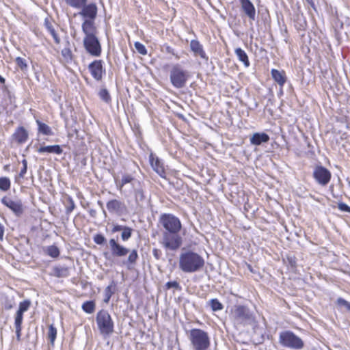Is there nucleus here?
I'll return each instance as SVG.
<instances>
[{"instance_id":"20e7f679","label":"nucleus","mask_w":350,"mask_h":350,"mask_svg":"<svg viewBox=\"0 0 350 350\" xmlns=\"http://www.w3.org/2000/svg\"><path fill=\"white\" fill-rule=\"evenodd\" d=\"M189 72L179 64H173L170 70V79L173 87L180 89L186 85Z\"/></svg>"},{"instance_id":"5701e85b","label":"nucleus","mask_w":350,"mask_h":350,"mask_svg":"<svg viewBox=\"0 0 350 350\" xmlns=\"http://www.w3.org/2000/svg\"><path fill=\"white\" fill-rule=\"evenodd\" d=\"M269 140V136L265 133H256L250 137V143L256 146L267 143Z\"/></svg>"},{"instance_id":"e433bc0d","label":"nucleus","mask_w":350,"mask_h":350,"mask_svg":"<svg viewBox=\"0 0 350 350\" xmlns=\"http://www.w3.org/2000/svg\"><path fill=\"white\" fill-rule=\"evenodd\" d=\"M57 336V329L53 326V325H49V332H48V337L51 342V344L53 345L54 344V342Z\"/></svg>"},{"instance_id":"37998d69","label":"nucleus","mask_w":350,"mask_h":350,"mask_svg":"<svg viewBox=\"0 0 350 350\" xmlns=\"http://www.w3.org/2000/svg\"><path fill=\"white\" fill-rule=\"evenodd\" d=\"M62 55L66 62L71 61L72 52L69 48H64L62 50Z\"/></svg>"},{"instance_id":"f704fd0d","label":"nucleus","mask_w":350,"mask_h":350,"mask_svg":"<svg viewBox=\"0 0 350 350\" xmlns=\"http://www.w3.org/2000/svg\"><path fill=\"white\" fill-rule=\"evenodd\" d=\"M10 188V180L7 177L0 178V189L6 191Z\"/></svg>"},{"instance_id":"f8f14e48","label":"nucleus","mask_w":350,"mask_h":350,"mask_svg":"<svg viewBox=\"0 0 350 350\" xmlns=\"http://www.w3.org/2000/svg\"><path fill=\"white\" fill-rule=\"evenodd\" d=\"M313 177L319 185L325 186L329 183L332 174L325 167L317 165L313 171Z\"/></svg>"},{"instance_id":"5fc2aeb1","label":"nucleus","mask_w":350,"mask_h":350,"mask_svg":"<svg viewBox=\"0 0 350 350\" xmlns=\"http://www.w3.org/2000/svg\"><path fill=\"white\" fill-rule=\"evenodd\" d=\"M23 167H27V161L26 159L22 161Z\"/></svg>"},{"instance_id":"de8ad7c7","label":"nucleus","mask_w":350,"mask_h":350,"mask_svg":"<svg viewBox=\"0 0 350 350\" xmlns=\"http://www.w3.org/2000/svg\"><path fill=\"white\" fill-rule=\"evenodd\" d=\"M338 207L339 210H340L341 211H344V212L350 213V207L345 203H343V202L338 203Z\"/></svg>"},{"instance_id":"393cba45","label":"nucleus","mask_w":350,"mask_h":350,"mask_svg":"<svg viewBox=\"0 0 350 350\" xmlns=\"http://www.w3.org/2000/svg\"><path fill=\"white\" fill-rule=\"evenodd\" d=\"M271 76L274 81L280 86L281 89L286 81V77L284 71L276 69L271 70Z\"/></svg>"},{"instance_id":"4468645a","label":"nucleus","mask_w":350,"mask_h":350,"mask_svg":"<svg viewBox=\"0 0 350 350\" xmlns=\"http://www.w3.org/2000/svg\"><path fill=\"white\" fill-rule=\"evenodd\" d=\"M81 11L79 14L82 16L84 20H95L97 16L98 8L95 3H92L86 5V3L80 8Z\"/></svg>"},{"instance_id":"864d4df0","label":"nucleus","mask_w":350,"mask_h":350,"mask_svg":"<svg viewBox=\"0 0 350 350\" xmlns=\"http://www.w3.org/2000/svg\"><path fill=\"white\" fill-rule=\"evenodd\" d=\"M3 234H4V227L1 224H0V240L3 239Z\"/></svg>"},{"instance_id":"2f4dec72","label":"nucleus","mask_w":350,"mask_h":350,"mask_svg":"<svg viewBox=\"0 0 350 350\" xmlns=\"http://www.w3.org/2000/svg\"><path fill=\"white\" fill-rule=\"evenodd\" d=\"M81 308L85 312L92 314L95 310V303L93 301H86L83 304Z\"/></svg>"},{"instance_id":"7c9ffc66","label":"nucleus","mask_w":350,"mask_h":350,"mask_svg":"<svg viewBox=\"0 0 350 350\" xmlns=\"http://www.w3.org/2000/svg\"><path fill=\"white\" fill-rule=\"evenodd\" d=\"M66 3L69 6L76 8L80 9L87 2V0H64Z\"/></svg>"},{"instance_id":"ea45409f","label":"nucleus","mask_w":350,"mask_h":350,"mask_svg":"<svg viewBox=\"0 0 350 350\" xmlns=\"http://www.w3.org/2000/svg\"><path fill=\"white\" fill-rule=\"evenodd\" d=\"M336 304L339 307L345 308L347 310L350 312V303L344 299L343 298H338Z\"/></svg>"},{"instance_id":"49530a36","label":"nucleus","mask_w":350,"mask_h":350,"mask_svg":"<svg viewBox=\"0 0 350 350\" xmlns=\"http://www.w3.org/2000/svg\"><path fill=\"white\" fill-rule=\"evenodd\" d=\"M16 62L18 64V66L22 69L25 68L27 66L25 60L21 57H16Z\"/></svg>"},{"instance_id":"f3484780","label":"nucleus","mask_w":350,"mask_h":350,"mask_svg":"<svg viewBox=\"0 0 350 350\" xmlns=\"http://www.w3.org/2000/svg\"><path fill=\"white\" fill-rule=\"evenodd\" d=\"M150 162L153 170L161 177L165 178L166 173L162 161L158 157L150 154Z\"/></svg>"},{"instance_id":"58836bf2","label":"nucleus","mask_w":350,"mask_h":350,"mask_svg":"<svg viewBox=\"0 0 350 350\" xmlns=\"http://www.w3.org/2000/svg\"><path fill=\"white\" fill-rule=\"evenodd\" d=\"M31 301L29 300H24L19 304V308L17 312L23 314L27 311L30 307Z\"/></svg>"},{"instance_id":"a878e982","label":"nucleus","mask_w":350,"mask_h":350,"mask_svg":"<svg viewBox=\"0 0 350 350\" xmlns=\"http://www.w3.org/2000/svg\"><path fill=\"white\" fill-rule=\"evenodd\" d=\"M23 319V314L18 313L16 312L15 320H14V326L16 329V335L18 340L21 339V334L22 329V323Z\"/></svg>"},{"instance_id":"6ab92c4d","label":"nucleus","mask_w":350,"mask_h":350,"mask_svg":"<svg viewBox=\"0 0 350 350\" xmlns=\"http://www.w3.org/2000/svg\"><path fill=\"white\" fill-rule=\"evenodd\" d=\"M190 49L194 55L200 57L202 59L208 60V57L204 51L202 45L197 40H192L190 42Z\"/></svg>"},{"instance_id":"cd10ccee","label":"nucleus","mask_w":350,"mask_h":350,"mask_svg":"<svg viewBox=\"0 0 350 350\" xmlns=\"http://www.w3.org/2000/svg\"><path fill=\"white\" fill-rule=\"evenodd\" d=\"M135 194V200L137 205H141V203L143 202L145 200V196L144 193V191L142 188L140 187V185L138 186H135V188H133Z\"/></svg>"},{"instance_id":"2eb2a0df","label":"nucleus","mask_w":350,"mask_h":350,"mask_svg":"<svg viewBox=\"0 0 350 350\" xmlns=\"http://www.w3.org/2000/svg\"><path fill=\"white\" fill-rule=\"evenodd\" d=\"M241 8L244 14L251 21L256 18V9L250 0H239Z\"/></svg>"},{"instance_id":"4d7b16f0","label":"nucleus","mask_w":350,"mask_h":350,"mask_svg":"<svg viewBox=\"0 0 350 350\" xmlns=\"http://www.w3.org/2000/svg\"><path fill=\"white\" fill-rule=\"evenodd\" d=\"M247 267H248V269H249L252 272V271H253V270H252V269L251 265H247Z\"/></svg>"},{"instance_id":"8fccbe9b","label":"nucleus","mask_w":350,"mask_h":350,"mask_svg":"<svg viewBox=\"0 0 350 350\" xmlns=\"http://www.w3.org/2000/svg\"><path fill=\"white\" fill-rule=\"evenodd\" d=\"M152 254H153V256L157 259V260H159L160 259L161 255H162V252L159 249H157V248H154L152 250Z\"/></svg>"},{"instance_id":"9b49d317","label":"nucleus","mask_w":350,"mask_h":350,"mask_svg":"<svg viewBox=\"0 0 350 350\" xmlns=\"http://www.w3.org/2000/svg\"><path fill=\"white\" fill-rule=\"evenodd\" d=\"M83 45L88 53L94 57H99L101 54V45L96 36L84 37Z\"/></svg>"},{"instance_id":"1a4fd4ad","label":"nucleus","mask_w":350,"mask_h":350,"mask_svg":"<svg viewBox=\"0 0 350 350\" xmlns=\"http://www.w3.org/2000/svg\"><path fill=\"white\" fill-rule=\"evenodd\" d=\"M161 243L165 249L175 251L182 245V238L178 232H163Z\"/></svg>"},{"instance_id":"c756f323","label":"nucleus","mask_w":350,"mask_h":350,"mask_svg":"<svg viewBox=\"0 0 350 350\" xmlns=\"http://www.w3.org/2000/svg\"><path fill=\"white\" fill-rule=\"evenodd\" d=\"M45 26L48 31L51 33V35L53 36L54 41L56 44H59L60 42V38L57 36L53 26L52 24L47 20L45 21Z\"/></svg>"},{"instance_id":"0eeeda50","label":"nucleus","mask_w":350,"mask_h":350,"mask_svg":"<svg viewBox=\"0 0 350 350\" xmlns=\"http://www.w3.org/2000/svg\"><path fill=\"white\" fill-rule=\"evenodd\" d=\"M96 323L101 334L109 335L113 332V322L107 310H102L97 313Z\"/></svg>"},{"instance_id":"c03bdc74","label":"nucleus","mask_w":350,"mask_h":350,"mask_svg":"<svg viewBox=\"0 0 350 350\" xmlns=\"http://www.w3.org/2000/svg\"><path fill=\"white\" fill-rule=\"evenodd\" d=\"M94 241L98 245H103L106 241V239L101 234H96L94 237Z\"/></svg>"},{"instance_id":"dca6fc26","label":"nucleus","mask_w":350,"mask_h":350,"mask_svg":"<svg viewBox=\"0 0 350 350\" xmlns=\"http://www.w3.org/2000/svg\"><path fill=\"white\" fill-rule=\"evenodd\" d=\"M1 202L18 215L23 213L22 203L20 200H12L10 198L3 197Z\"/></svg>"},{"instance_id":"79ce46f5","label":"nucleus","mask_w":350,"mask_h":350,"mask_svg":"<svg viewBox=\"0 0 350 350\" xmlns=\"http://www.w3.org/2000/svg\"><path fill=\"white\" fill-rule=\"evenodd\" d=\"M134 45L139 53L144 55L147 54V50L143 44L139 42H135Z\"/></svg>"},{"instance_id":"13d9d810","label":"nucleus","mask_w":350,"mask_h":350,"mask_svg":"<svg viewBox=\"0 0 350 350\" xmlns=\"http://www.w3.org/2000/svg\"><path fill=\"white\" fill-rule=\"evenodd\" d=\"M98 204L102 207L103 206V203L100 202V201L98 202Z\"/></svg>"},{"instance_id":"a18cd8bd","label":"nucleus","mask_w":350,"mask_h":350,"mask_svg":"<svg viewBox=\"0 0 350 350\" xmlns=\"http://www.w3.org/2000/svg\"><path fill=\"white\" fill-rule=\"evenodd\" d=\"M69 206L66 207V212L67 214H70L75 208V202L71 197H68Z\"/></svg>"},{"instance_id":"a19ab883","label":"nucleus","mask_w":350,"mask_h":350,"mask_svg":"<svg viewBox=\"0 0 350 350\" xmlns=\"http://www.w3.org/2000/svg\"><path fill=\"white\" fill-rule=\"evenodd\" d=\"M100 98L106 103H109L111 100L110 95L106 89H102L99 93Z\"/></svg>"},{"instance_id":"f257e3e1","label":"nucleus","mask_w":350,"mask_h":350,"mask_svg":"<svg viewBox=\"0 0 350 350\" xmlns=\"http://www.w3.org/2000/svg\"><path fill=\"white\" fill-rule=\"evenodd\" d=\"M204 259L199 254L186 251L179 257V268L184 273H194L200 271L204 266Z\"/></svg>"},{"instance_id":"4be33fe9","label":"nucleus","mask_w":350,"mask_h":350,"mask_svg":"<svg viewBox=\"0 0 350 350\" xmlns=\"http://www.w3.org/2000/svg\"><path fill=\"white\" fill-rule=\"evenodd\" d=\"M12 137L18 144H23L28 139V132L23 126H20L16 129Z\"/></svg>"},{"instance_id":"6e6d98bb","label":"nucleus","mask_w":350,"mask_h":350,"mask_svg":"<svg viewBox=\"0 0 350 350\" xmlns=\"http://www.w3.org/2000/svg\"><path fill=\"white\" fill-rule=\"evenodd\" d=\"M5 79L0 75V83H4Z\"/></svg>"},{"instance_id":"4c0bfd02","label":"nucleus","mask_w":350,"mask_h":350,"mask_svg":"<svg viewBox=\"0 0 350 350\" xmlns=\"http://www.w3.org/2000/svg\"><path fill=\"white\" fill-rule=\"evenodd\" d=\"M121 239L124 241H128L132 236V228L128 226H124L122 230Z\"/></svg>"},{"instance_id":"09e8293b","label":"nucleus","mask_w":350,"mask_h":350,"mask_svg":"<svg viewBox=\"0 0 350 350\" xmlns=\"http://www.w3.org/2000/svg\"><path fill=\"white\" fill-rule=\"evenodd\" d=\"M166 287L167 288H179L180 285L176 281H170L166 283Z\"/></svg>"},{"instance_id":"6e6552de","label":"nucleus","mask_w":350,"mask_h":350,"mask_svg":"<svg viewBox=\"0 0 350 350\" xmlns=\"http://www.w3.org/2000/svg\"><path fill=\"white\" fill-rule=\"evenodd\" d=\"M159 222L165 230V232H179L182 227L180 219L172 214L161 215Z\"/></svg>"},{"instance_id":"603ef678","label":"nucleus","mask_w":350,"mask_h":350,"mask_svg":"<svg viewBox=\"0 0 350 350\" xmlns=\"http://www.w3.org/2000/svg\"><path fill=\"white\" fill-rule=\"evenodd\" d=\"M27 167L25 168V167H23V168L21 170L19 176L21 178H23L25 174L27 172Z\"/></svg>"},{"instance_id":"7ed1b4c3","label":"nucleus","mask_w":350,"mask_h":350,"mask_svg":"<svg viewBox=\"0 0 350 350\" xmlns=\"http://www.w3.org/2000/svg\"><path fill=\"white\" fill-rule=\"evenodd\" d=\"M189 339L193 350H206L210 346V338L205 331L200 329H191Z\"/></svg>"},{"instance_id":"3c124183","label":"nucleus","mask_w":350,"mask_h":350,"mask_svg":"<svg viewBox=\"0 0 350 350\" xmlns=\"http://www.w3.org/2000/svg\"><path fill=\"white\" fill-rule=\"evenodd\" d=\"M124 226L113 225V228L111 230V232L113 233H115V232H119V231H122V229H124Z\"/></svg>"},{"instance_id":"b1692460","label":"nucleus","mask_w":350,"mask_h":350,"mask_svg":"<svg viewBox=\"0 0 350 350\" xmlns=\"http://www.w3.org/2000/svg\"><path fill=\"white\" fill-rule=\"evenodd\" d=\"M37 151L40 154L47 152L55 154H61L63 152V150L59 145L40 146L37 150Z\"/></svg>"},{"instance_id":"9d476101","label":"nucleus","mask_w":350,"mask_h":350,"mask_svg":"<svg viewBox=\"0 0 350 350\" xmlns=\"http://www.w3.org/2000/svg\"><path fill=\"white\" fill-rule=\"evenodd\" d=\"M116 184L117 189L120 192L125 196H127L131 193V191L130 189H127L125 186L127 184H131L133 189L135 188L137 185H139L140 183L131 174H124L122 176L121 180L120 181H116Z\"/></svg>"},{"instance_id":"473e14b6","label":"nucleus","mask_w":350,"mask_h":350,"mask_svg":"<svg viewBox=\"0 0 350 350\" xmlns=\"http://www.w3.org/2000/svg\"><path fill=\"white\" fill-rule=\"evenodd\" d=\"M115 286V284L113 282H112L111 285H109L107 286L105 289V298H104V302L108 303L112 296V295L114 293L112 288Z\"/></svg>"},{"instance_id":"c85d7f7f","label":"nucleus","mask_w":350,"mask_h":350,"mask_svg":"<svg viewBox=\"0 0 350 350\" xmlns=\"http://www.w3.org/2000/svg\"><path fill=\"white\" fill-rule=\"evenodd\" d=\"M36 123L38 126L39 133L45 135H52L53 134L51 128L45 123L42 122L39 120H36Z\"/></svg>"},{"instance_id":"412c9836","label":"nucleus","mask_w":350,"mask_h":350,"mask_svg":"<svg viewBox=\"0 0 350 350\" xmlns=\"http://www.w3.org/2000/svg\"><path fill=\"white\" fill-rule=\"evenodd\" d=\"M51 275L57 278H67L70 275V268L64 265H57L53 267Z\"/></svg>"},{"instance_id":"a211bd4d","label":"nucleus","mask_w":350,"mask_h":350,"mask_svg":"<svg viewBox=\"0 0 350 350\" xmlns=\"http://www.w3.org/2000/svg\"><path fill=\"white\" fill-rule=\"evenodd\" d=\"M82 31L85 37L96 36L97 29L95 26L94 20L85 19L81 25Z\"/></svg>"},{"instance_id":"aec40b11","label":"nucleus","mask_w":350,"mask_h":350,"mask_svg":"<svg viewBox=\"0 0 350 350\" xmlns=\"http://www.w3.org/2000/svg\"><path fill=\"white\" fill-rule=\"evenodd\" d=\"M106 206L111 213H120L125 208L124 204L121 201L116 199L109 200Z\"/></svg>"},{"instance_id":"bb28decb","label":"nucleus","mask_w":350,"mask_h":350,"mask_svg":"<svg viewBox=\"0 0 350 350\" xmlns=\"http://www.w3.org/2000/svg\"><path fill=\"white\" fill-rule=\"evenodd\" d=\"M239 60L243 63L245 67L250 66V61L247 53L241 48H237L234 51Z\"/></svg>"},{"instance_id":"c9c22d12","label":"nucleus","mask_w":350,"mask_h":350,"mask_svg":"<svg viewBox=\"0 0 350 350\" xmlns=\"http://www.w3.org/2000/svg\"><path fill=\"white\" fill-rule=\"evenodd\" d=\"M46 253L52 258H57L59 255V250L55 245H50L46 249Z\"/></svg>"},{"instance_id":"423d86ee","label":"nucleus","mask_w":350,"mask_h":350,"mask_svg":"<svg viewBox=\"0 0 350 350\" xmlns=\"http://www.w3.org/2000/svg\"><path fill=\"white\" fill-rule=\"evenodd\" d=\"M234 323L241 325L251 324L254 321V317L250 310L244 306H235L232 311Z\"/></svg>"},{"instance_id":"72a5a7b5","label":"nucleus","mask_w":350,"mask_h":350,"mask_svg":"<svg viewBox=\"0 0 350 350\" xmlns=\"http://www.w3.org/2000/svg\"><path fill=\"white\" fill-rule=\"evenodd\" d=\"M209 306L213 311H219L223 309L222 304L217 299H212L209 301Z\"/></svg>"},{"instance_id":"ddd939ff","label":"nucleus","mask_w":350,"mask_h":350,"mask_svg":"<svg viewBox=\"0 0 350 350\" xmlns=\"http://www.w3.org/2000/svg\"><path fill=\"white\" fill-rule=\"evenodd\" d=\"M92 77L96 81L101 80L105 70L103 66L102 60H94L88 66Z\"/></svg>"},{"instance_id":"39448f33","label":"nucleus","mask_w":350,"mask_h":350,"mask_svg":"<svg viewBox=\"0 0 350 350\" xmlns=\"http://www.w3.org/2000/svg\"><path fill=\"white\" fill-rule=\"evenodd\" d=\"M279 343L283 347L294 350H299L304 347V342L302 339L291 331L280 332Z\"/></svg>"},{"instance_id":"f03ea898","label":"nucleus","mask_w":350,"mask_h":350,"mask_svg":"<svg viewBox=\"0 0 350 350\" xmlns=\"http://www.w3.org/2000/svg\"><path fill=\"white\" fill-rule=\"evenodd\" d=\"M109 244L111 254L114 256L123 257L129 254L128 258L122 261V265L130 269L133 265L135 264L138 258L137 250H133L130 252L128 248L119 244L114 239H111L109 241Z\"/></svg>"}]
</instances>
